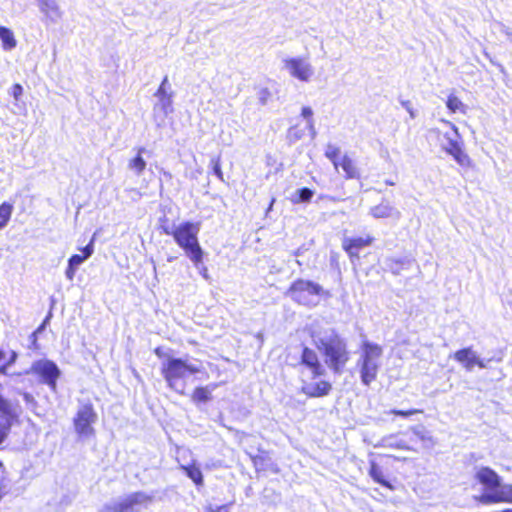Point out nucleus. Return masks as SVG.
Segmentation results:
<instances>
[{
    "label": "nucleus",
    "instance_id": "obj_1",
    "mask_svg": "<svg viewBox=\"0 0 512 512\" xmlns=\"http://www.w3.org/2000/svg\"><path fill=\"white\" fill-rule=\"evenodd\" d=\"M311 338L327 367L334 374H342L350 359L347 341L334 328L314 329Z\"/></svg>",
    "mask_w": 512,
    "mask_h": 512
},
{
    "label": "nucleus",
    "instance_id": "obj_2",
    "mask_svg": "<svg viewBox=\"0 0 512 512\" xmlns=\"http://www.w3.org/2000/svg\"><path fill=\"white\" fill-rule=\"evenodd\" d=\"M200 228V222L184 221L177 226L174 225L171 232L165 229V234L173 237L175 243L185 252L195 266L203 261L204 255L198 240Z\"/></svg>",
    "mask_w": 512,
    "mask_h": 512
},
{
    "label": "nucleus",
    "instance_id": "obj_3",
    "mask_svg": "<svg viewBox=\"0 0 512 512\" xmlns=\"http://www.w3.org/2000/svg\"><path fill=\"white\" fill-rule=\"evenodd\" d=\"M200 371L199 365L179 357L167 356L161 363V374L167 386L180 395L185 394L187 375H194Z\"/></svg>",
    "mask_w": 512,
    "mask_h": 512
},
{
    "label": "nucleus",
    "instance_id": "obj_4",
    "mask_svg": "<svg viewBox=\"0 0 512 512\" xmlns=\"http://www.w3.org/2000/svg\"><path fill=\"white\" fill-rule=\"evenodd\" d=\"M362 353L358 360L360 367L361 382L369 386L377 378L380 368L379 358L383 350L382 347L376 343L365 340L361 345Z\"/></svg>",
    "mask_w": 512,
    "mask_h": 512
},
{
    "label": "nucleus",
    "instance_id": "obj_5",
    "mask_svg": "<svg viewBox=\"0 0 512 512\" xmlns=\"http://www.w3.org/2000/svg\"><path fill=\"white\" fill-rule=\"evenodd\" d=\"M154 500V494L144 491L132 492L106 502L99 512H138L139 507H148Z\"/></svg>",
    "mask_w": 512,
    "mask_h": 512
},
{
    "label": "nucleus",
    "instance_id": "obj_6",
    "mask_svg": "<svg viewBox=\"0 0 512 512\" xmlns=\"http://www.w3.org/2000/svg\"><path fill=\"white\" fill-rule=\"evenodd\" d=\"M24 375H35L40 384L47 385L52 392L57 391V382L61 377V370L58 365L47 358L35 360L29 369L23 372ZM17 375H22L18 373Z\"/></svg>",
    "mask_w": 512,
    "mask_h": 512
},
{
    "label": "nucleus",
    "instance_id": "obj_7",
    "mask_svg": "<svg viewBox=\"0 0 512 512\" xmlns=\"http://www.w3.org/2000/svg\"><path fill=\"white\" fill-rule=\"evenodd\" d=\"M322 293H324V289L320 284L304 279L295 280L287 291V295L292 300L305 306L317 304L314 297L320 296Z\"/></svg>",
    "mask_w": 512,
    "mask_h": 512
},
{
    "label": "nucleus",
    "instance_id": "obj_8",
    "mask_svg": "<svg viewBox=\"0 0 512 512\" xmlns=\"http://www.w3.org/2000/svg\"><path fill=\"white\" fill-rule=\"evenodd\" d=\"M444 123L451 127L452 133L444 134L446 143L442 145L443 150L451 155L461 167H470L471 159L463 150V141L458 127L450 121H444Z\"/></svg>",
    "mask_w": 512,
    "mask_h": 512
},
{
    "label": "nucleus",
    "instance_id": "obj_9",
    "mask_svg": "<svg viewBox=\"0 0 512 512\" xmlns=\"http://www.w3.org/2000/svg\"><path fill=\"white\" fill-rule=\"evenodd\" d=\"M283 64V68L286 69L292 77L303 82H308L314 74L311 64L302 57L286 58L283 60Z\"/></svg>",
    "mask_w": 512,
    "mask_h": 512
},
{
    "label": "nucleus",
    "instance_id": "obj_10",
    "mask_svg": "<svg viewBox=\"0 0 512 512\" xmlns=\"http://www.w3.org/2000/svg\"><path fill=\"white\" fill-rule=\"evenodd\" d=\"M97 414L95 413L92 404H84L77 411L74 418L75 430L80 435H89L93 429L91 424L96 422Z\"/></svg>",
    "mask_w": 512,
    "mask_h": 512
},
{
    "label": "nucleus",
    "instance_id": "obj_11",
    "mask_svg": "<svg viewBox=\"0 0 512 512\" xmlns=\"http://www.w3.org/2000/svg\"><path fill=\"white\" fill-rule=\"evenodd\" d=\"M311 371L312 379L326 375V369L321 364L318 354L307 346H302L299 363Z\"/></svg>",
    "mask_w": 512,
    "mask_h": 512
},
{
    "label": "nucleus",
    "instance_id": "obj_12",
    "mask_svg": "<svg viewBox=\"0 0 512 512\" xmlns=\"http://www.w3.org/2000/svg\"><path fill=\"white\" fill-rule=\"evenodd\" d=\"M475 477L484 486V493L498 492L503 486L502 478L488 466L481 467Z\"/></svg>",
    "mask_w": 512,
    "mask_h": 512
},
{
    "label": "nucleus",
    "instance_id": "obj_13",
    "mask_svg": "<svg viewBox=\"0 0 512 512\" xmlns=\"http://www.w3.org/2000/svg\"><path fill=\"white\" fill-rule=\"evenodd\" d=\"M479 501L484 504L512 503V484H503L498 492L483 493Z\"/></svg>",
    "mask_w": 512,
    "mask_h": 512
},
{
    "label": "nucleus",
    "instance_id": "obj_14",
    "mask_svg": "<svg viewBox=\"0 0 512 512\" xmlns=\"http://www.w3.org/2000/svg\"><path fill=\"white\" fill-rule=\"evenodd\" d=\"M331 390L332 384L326 380L305 383L301 388V392L310 398L325 397L330 394Z\"/></svg>",
    "mask_w": 512,
    "mask_h": 512
},
{
    "label": "nucleus",
    "instance_id": "obj_15",
    "mask_svg": "<svg viewBox=\"0 0 512 512\" xmlns=\"http://www.w3.org/2000/svg\"><path fill=\"white\" fill-rule=\"evenodd\" d=\"M373 241V237L367 236L363 237H355V238H344L342 242L343 249L347 252L350 258H359L358 250L371 245Z\"/></svg>",
    "mask_w": 512,
    "mask_h": 512
},
{
    "label": "nucleus",
    "instance_id": "obj_16",
    "mask_svg": "<svg viewBox=\"0 0 512 512\" xmlns=\"http://www.w3.org/2000/svg\"><path fill=\"white\" fill-rule=\"evenodd\" d=\"M217 388V384L210 383L206 386L196 387L191 395V400L196 406L208 403L212 400V392Z\"/></svg>",
    "mask_w": 512,
    "mask_h": 512
},
{
    "label": "nucleus",
    "instance_id": "obj_17",
    "mask_svg": "<svg viewBox=\"0 0 512 512\" xmlns=\"http://www.w3.org/2000/svg\"><path fill=\"white\" fill-rule=\"evenodd\" d=\"M39 10L44 14L45 18L51 22L56 23L62 16V12L57 3V0H42L38 4Z\"/></svg>",
    "mask_w": 512,
    "mask_h": 512
},
{
    "label": "nucleus",
    "instance_id": "obj_18",
    "mask_svg": "<svg viewBox=\"0 0 512 512\" xmlns=\"http://www.w3.org/2000/svg\"><path fill=\"white\" fill-rule=\"evenodd\" d=\"M454 359L462 364L467 371H472L475 366L477 354L471 347L459 349L454 353Z\"/></svg>",
    "mask_w": 512,
    "mask_h": 512
},
{
    "label": "nucleus",
    "instance_id": "obj_19",
    "mask_svg": "<svg viewBox=\"0 0 512 512\" xmlns=\"http://www.w3.org/2000/svg\"><path fill=\"white\" fill-rule=\"evenodd\" d=\"M370 214L374 218H377V219L389 218V217H396V218L400 217V212L386 201H382L380 204L372 207L370 209Z\"/></svg>",
    "mask_w": 512,
    "mask_h": 512
},
{
    "label": "nucleus",
    "instance_id": "obj_20",
    "mask_svg": "<svg viewBox=\"0 0 512 512\" xmlns=\"http://www.w3.org/2000/svg\"><path fill=\"white\" fill-rule=\"evenodd\" d=\"M413 261L407 257L405 258H387L384 261L385 269L390 271L394 275H400L403 269H409Z\"/></svg>",
    "mask_w": 512,
    "mask_h": 512
},
{
    "label": "nucleus",
    "instance_id": "obj_21",
    "mask_svg": "<svg viewBox=\"0 0 512 512\" xmlns=\"http://www.w3.org/2000/svg\"><path fill=\"white\" fill-rule=\"evenodd\" d=\"M146 152V148L139 147L137 150V154L128 162V169L131 170L136 176H140L146 168L147 164L145 159L143 158V154Z\"/></svg>",
    "mask_w": 512,
    "mask_h": 512
},
{
    "label": "nucleus",
    "instance_id": "obj_22",
    "mask_svg": "<svg viewBox=\"0 0 512 512\" xmlns=\"http://www.w3.org/2000/svg\"><path fill=\"white\" fill-rule=\"evenodd\" d=\"M369 476L378 484L390 489L394 490V486L384 478V474L382 471V468L375 462L370 461V467H369Z\"/></svg>",
    "mask_w": 512,
    "mask_h": 512
},
{
    "label": "nucleus",
    "instance_id": "obj_23",
    "mask_svg": "<svg viewBox=\"0 0 512 512\" xmlns=\"http://www.w3.org/2000/svg\"><path fill=\"white\" fill-rule=\"evenodd\" d=\"M339 165L342 167L343 171L346 174V178L348 179H358L360 178V173L353 160L348 156L344 155L339 162Z\"/></svg>",
    "mask_w": 512,
    "mask_h": 512
},
{
    "label": "nucleus",
    "instance_id": "obj_24",
    "mask_svg": "<svg viewBox=\"0 0 512 512\" xmlns=\"http://www.w3.org/2000/svg\"><path fill=\"white\" fill-rule=\"evenodd\" d=\"M182 469L184 470L186 476L190 478L197 487L203 486L204 478L202 471L195 463L182 466Z\"/></svg>",
    "mask_w": 512,
    "mask_h": 512
},
{
    "label": "nucleus",
    "instance_id": "obj_25",
    "mask_svg": "<svg viewBox=\"0 0 512 512\" xmlns=\"http://www.w3.org/2000/svg\"><path fill=\"white\" fill-rule=\"evenodd\" d=\"M314 196V191L308 187H302L294 191L291 201L294 204L309 203Z\"/></svg>",
    "mask_w": 512,
    "mask_h": 512
},
{
    "label": "nucleus",
    "instance_id": "obj_26",
    "mask_svg": "<svg viewBox=\"0 0 512 512\" xmlns=\"http://www.w3.org/2000/svg\"><path fill=\"white\" fill-rule=\"evenodd\" d=\"M0 39L4 50L10 51L16 47V39L9 28L0 26Z\"/></svg>",
    "mask_w": 512,
    "mask_h": 512
},
{
    "label": "nucleus",
    "instance_id": "obj_27",
    "mask_svg": "<svg viewBox=\"0 0 512 512\" xmlns=\"http://www.w3.org/2000/svg\"><path fill=\"white\" fill-rule=\"evenodd\" d=\"M84 261L85 257L79 254H74L68 259V265L65 271L67 279L73 280L77 269Z\"/></svg>",
    "mask_w": 512,
    "mask_h": 512
},
{
    "label": "nucleus",
    "instance_id": "obj_28",
    "mask_svg": "<svg viewBox=\"0 0 512 512\" xmlns=\"http://www.w3.org/2000/svg\"><path fill=\"white\" fill-rule=\"evenodd\" d=\"M447 108L452 112L456 113L457 111L465 114L466 113V105L454 94H450L446 101Z\"/></svg>",
    "mask_w": 512,
    "mask_h": 512
},
{
    "label": "nucleus",
    "instance_id": "obj_29",
    "mask_svg": "<svg viewBox=\"0 0 512 512\" xmlns=\"http://www.w3.org/2000/svg\"><path fill=\"white\" fill-rule=\"evenodd\" d=\"M13 212V205L8 202H3L0 205V230L6 227Z\"/></svg>",
    "mask_w": 512,
    "mask_h": 512
},
{
    "label": "nucleus",
    "instance_id": "obj_30",
    "mask_svg": "<svg viewBox=\"0 0 512 512\" xmlns=\"http://www.w3.org/2000/svg\"><path fill=\"white\" fill-rule=\"evenodd\" d=\"M306 133V128H299L297 125L288 129L286 139L289 145L295 144L301 140Z\"/></svg>",
    "mask_w": 512,
    "mask_h": 512
},
{
    "label": "nucleus",
    "instance_id": "obj_31",
    "mask_svg": "<svg viewBox=\"0 0 512 512\" xmlns=\"http://www.w3.org/2000/svg\"><path fill=\"white\" fill-rule=\"evenodd\" d=\"M159 101L154 106V110H161L163 114L166 116L168 113L172 111V95L167 96H156Z\"/></svg>",
    "mask_w": 512,
    "mask_h": 512
},
{
    "label": "nucleus",
    "instance_id": "obj_32",
    "mask_svg": "<svg viewBox=\"0 0 512 512\" xmlns=\"http://www.w3.org/2000/svg\"><path fill=\"white\" fill-rule=\"evenodd\" d=\"M340 154V149L336 146L328 144L327 149L325 151V156L333 163V165L337 168L339 166L338 157Z\"/></svg>",
    "mask_w": 512,
    "mask_h": 512
},
{
    "label": "nucleus",
    "instance_id": "obj_33",
    "mask_svg": "<svg viewBox=\"0 0 512 512\" xmlns=\"http://www.w3.org/2000/svg\"><path fill=\"white\" fill-rule=\"evenodd\" d=\"M502 359H503V354L501 351H499L494 356L487 358V359H485V358L481 359L477 356L475 365H477L481 369H484L487 367L488 362H491V361L501 362Z\"/></svg>",
    "mask_w": 512,
    "mask_h": 512
},
{
    "label": "nucleus",
    "instance_id": "obj_34",
    "mask_svg": "<svg viewBox=\"0 0 512 512\" xmlns=\"http://www.w3.org/2000/svg\"><path fill=\"white\" fill-rule=\"evenodd\" d=\"M212 173L222 182H224L223 172L221 169L220 157H213L210 161Z\"/></svg>",
    "mask_w": 512,
    "mask_h": 512
},
{
    "label": "nucleus",
    "instance_id": "obj_35",
    "mask_svg": "<svg viewBox=\"0 0 512 512\" xmlns=\"http://www.w3.org/2000/svg\"><path fill=\"white\" fill-rule=\"evenodd\" d=\"M271 97L272 93L268 88H260L257 92L258 102L262 106L267 105Z\"/></svg>",
    "mask_w": 512,
    "mask_h": 512
},
{
    "label": "nucleus",
    "instance_id": "obj_36",
    "mask_svg": "<svg viewBox=\"0 0 512 512\" xmlns=\"http://www.w3.org/2000/svg\"><path fill=\"white\" fill-rule=\"evenodd\" d=\"M23 87L19 83H15L11 89L9 90V94L14 98L15 105L18 104V102L21 100L23 96Z\"/></svg>",
    "mask_w": 512,
    "mask_h": 512
},
{
    "label": "nucleus",
    "instance_id": "obj_37",
    "mask_svg": "<svg viewBox=\"0 0 512 512\" xmlns=\"http://www.w3.org/2000/svg\"><path fill=\"white\" fill-rule=\"evenodd\" d=\"M422 411L421 410H418V409H410V410H399V409H392L390 410V414H394L396 416H401V417H409V416H412V415H415L417 413H421Z\"/></svg>",
    "mask_w": 512,
    "mask_h": 512
},
{
    "label": "nucleus",
    "instance_id": "obj_38",
    "mask_svg": "<svg viewBox=\"0 0 512 512\" xmlns=\"http://www.w3.org/2000/svg\"><path fill=\"white\" fill-rule=\"evenodd\" d=\"M167 85H168V76H165L162 80L159 88L155 92L154 96H167L172 95V93H168L167 91Z\"/></svg>",
    "mask_w": 512,
    "mask_h": 512
},
{
    "label": "nucleus",
    "instance_id": "obj_39",
    "mask_svg": "<svg viewBox=\"0 0 512 512\" xmlns=\"http://www.w3.org/2000/svg\"><path fill=\"white\" fill-rule=\"evenodd\" d=\"M22 397H23V400L24 402L31 408V409H35L37 406H38V403L36 401V399L34 398V396L29 393V392H23L22 393Z\"/></svg>",
    "mask_w": 512,
    "mask_h": 512
},
{
    "label": "nucleus",
    "instance_id": "obj_40",
    "mask_svg": "<svg viewBox=\"0 0 512 512\" xmlns=\"http://www.w3.org/2000/svg\"><path fill=\"white\" fill-rule=\"evenodd\" d=\"M411 430H412L413 434L415 436H417L419 439H421L423 441L427 439V436H426L427 431L424 426H422V425L414 426L411 428Z\"/></svg>",
    "mask_w": 512,
    "mask_h": 512
},
{
    "label": "nucleus",
    "instance_id": "obj_41",
    "mask_svg": "<svg viewBox=\"0 0 512 512\" xmlns=\"http://www.w3.org/2000/svg\"><path fill=\"white\" fill-rule=\"evenodd\" d=\"M231 504H224L219 506L208 505L205 507V512H229Z\"/></svg>",
    "mask_w": 512,
    "mask_h": 512
},
{
    "label": "nucleus",
    "instance_id": "obj_42",
    "mask_svg": "<svg viewBox=\"0 0 512 512\" xmlns=\"http://www.w3.org/2000/svg\"><path fill=\"white\" fill-rule=\"evenodd\" d=\"M81 251L83 253L82 256L85 257V260L88 259L94 252V236L90 240V242L83 248H81Z\"/></svg>",
    "mask_w": 512,
    "mask_h": 512
},
{
    "label": "nucleus",
    "instance_id": "obj_43",
    "mask_svg": "<svg viewBox=\"0 0 512 512\" xmlns=\"http://www.w3.org/2000/svg\"><path fill=\"white\" fill-rule=\"evenodd\" d=\"M11 431V427H8V425H4L0 423V445L4 443V441L7 439L9 433Z\"/></svg>",
    "mask_w": 512,
    "mask_h": 512
},
{
    "label": "nucleus",
    "instance_id": "obj_44",
    "mask_svg": "<svg viewBox=\"0 0 512 512\" xmlns=\"http://www.w3.org/2000/svg\"><path fill=\"white\" fill-rule=\"evenodd\" d=\"M301 116L308 121H313V110L309 106H304L301 110Z\"/></svg>",
    "mask_w": 512,
    "mask_h": 512
},
{
    "label": "nucleus",
    "instance_id": "obj_45",
    "mask_svg": "<svg viewBox=\"0 0 512 512\" xmlns=\"http://www.w3.org/2000/svg\"><path fill=\"white\" fill-rule=\"evenodd\" d=\"M497 27L501 33L507 36V38H509L510 34H512V30L501 22H497Z\"/></svg>",
    "mask_w": 512,
    "mask_h": 512
},
{
    "label": "nucleus",
    "instance_id": "obj_46",
    "mask_svg": "<svg viewBox=\"0 0 512 512\" xmlns=\"http://www.w3.org/2000/svg\"><path fill=\"white\" fill-rule=\"evenodd\" d=\"M51 317H52V313L50 311L47 314V316L45 317V319L43 320V322L41 323V325L35 331L38 333H41L46 328V325L50 322Z\"/></svg>",
    "mask_w": 512,
    "mask_h": 512
},
{
    "label": "nucleus",
    "instance_id": "obj_47",
    "mask_svg": "<svg viewBox=\"0 0 512 512\" xmlns=\"http://www.w3.org/2000/svg\"><path fill=\"white\" fill-rule=\"evenodd\" d=\"M17 358H18V353L16 351L12 350L5 363L11 367L12 365H14L16 363Z\"/></svg>",
    "mask_w": 512,
    "mask_h": 512
},
{
    "label": "nucleus",
    "instance_id": "obj_48",
    "mask_svg": "<svg viewBox=\"0 0 512 512\" xmlns=\"http://www.w3.org/2000/svg\"><path fill=\"white\" fill-rule=\"evenodd\" d=\"M402 106L407 110V112L410 114L411 118H415V113L412 109L410 101H401Z\"/></svg>",
    "mask_w": 512,
    "mask_h": 512
},
{
    "label": "nucleus",
    "instance_id": "obj_49",
    "mask_svg": "<svg viewBox=\"0 0 512 512\" xmlns=\"http://www.w3.org/2000/svg\"><path fill=\"white\" fill-rule=\"evenodd\" d=\"M160 221L162 222V224L160 225V229L162 230V232L165 234V229L168 230L169 232L173 231V227H170L168 224H166L167 222V218L164 216L163 218L160 219Z\"/></svg>",
    "mask_w": 512,
    "mask_h": 512
},
{
    "label": "nucleus",
    "instance_id": "obj_50",
    "mask_svg": "<svg viewBox=\"0 0 512 512\" xmlns=\"http://www.w3.org/2000/svg\"><path fill=\"white\" fill-rule=\"evenodd\" d=\"M306 128L309 130L311 138L314 139L316 137V134H317L315 126H314V120L313 121H308Z\"/></svg>",
    "mask_w": 512,
    "mask_h": 512
},
{
    "label": "nucleus",
    "instance_id": "obj_51",
    "mask_svg": "<svg viewBox=\"0 0 512 512\" xmlns=\"http://www.w3.org/2000/svg\"><path fill=\"white\" fill-rule=\"evenodd\" d=\"M307 249L304 247V246H301L299 248H297L296 250H294L292 252V254L296 257H300L304 254V252L306 251Z\"/></svg>",
    "mask_w": 512,
    "mask_h": 512
},
{
    "label": "nucleus",
    "instance_id": "obj_52",
    "mask_svg": "<svg viewBox=\"0 0 512 512\" xmlns=\"http://www.w3.org/2000/svg\"><path fill=\"white\" fill-rule=\"evenodd\" d=\"M9 368L10 366L6 363L0 365V374L2 375H9Z\"/></svg>",
    "mask_w": 512,
    "mask_h": 512
},
{
    "label": "nucleus",
    "instance_id": "obj_53",
    "mask_svg": "<svg viewBox=\"0 0 512 512\" xmlns=\"http://www.w3.org/2000/svg\"><path fill=\"white\" fill-rule=\"evenodd\" d=\"M154 353L156 354V356H158L159 358H165L168 356L166 355L162 349L160 347H157L155 350H154Z\"/></svg>",
    "mask_w": 512,
    "mask_h": 512
},
{
    "label": "nucleus",
    "instance_id": "obj_54",
    "mask_svg": "<svg viewBox=\"0 0 512 512\" xmlns=\"http://www.w3.org/2000/svg\"><path fill=\"white\" fill-rule=\"evenodd\" d=\"M37 334L38 332L34 331L31 335H30V339H31V343L34 347L37 346Z\"/></svg>",
    "mask_w": 512,
    "mask_h": 512
},
{
    "label": "nucleus",
    "instance_id": "obj_55",
    "mask_svg": "<svg viewBox=\"0 0 512 512\" xmlns=\"http://www.w3.org/2000/svg\"><path fill=\"white\" fill-rule=\"evenodd\" d=\"M274 202H275V199H274V198H272V200H271V202H270V204H269V206H268V208H267V211H266L267 213H268L270 210H272V207H273Z\"/></svg>",
    "mask_w": 512,
    "mask_h": 512
},
{
    "label": "nucleus",
    "instance_id": "obj_56",
    "mask_svg": "<svg viewBox=\"0 0 512 512\" xmlns=\"http://www.w3.org/2000/svg\"><path fill=\"white\" fill-rule=\"evenodd\" d=\"M5 359V352L0 349V362Z\"/></svg>",
    "mask_w": 512,
    "mask_h": 512
},
{
    "label": "nucleus",
    "instance_id": "obj_57",
    "mask_svg": "<svg viewBox=\"0 0 512 512\" xmlns=\"http://www.w3.org/2000/svg\"><path fill=\"white\" fill-rule=\"evenodd\" d=\"M175 259H176V257H175V256H169V257L167 258V261H168V262H173Z\"/></svg>",
    "mask_w": 512,
    "mask_h": 512
},
{
    "label": "nucleus",
    "instance_id": "obj_58",
    "mask_svg": "<svg viewBox=\"0 0 512 512\" xmlns=\"http://www.w3.org/2000/svg\"><path fill=\"white\" fill-rule=\"evenodd\" d=\"M163 174H164V176H166L169 179L172 177L171 173H169V172L164 171Z\"/></svg>",
    "mask_w": 512,
    "mask_h": 512
},
{
    "label": "nucleus",
    "instance_id": "obj_59",
    "mask_svg": "<svg viewBox=\"0 0 512 512\" xmlns=\"http://www.w3.org/2000/svg\"><path fill=\"white\" fill-rule=\"evenodd\" d=\"M296 263L299 265V266H302V263L300 260H296Z\"/></svg>",
    "mask_w": 512,
    "mask_h": 512
},
{
    "label": "nucleus",
    "instance_id": "obj_60",
    "mask_svg": "<svg viewBox=\"0 0 512 512\" xmlns=\"http://www.w3.org/2000/svg\"><path fill=\"white\" fill-rule=\"evenodd\" d=\"M508 40L512 43V34H510V37L508 38Z\"/></svg>",
    "mask_w": 512,
    "mask_h": 512
},
{
    "label": "nucleus",
    "instance_id": "obj_61",
    "mask_svg": "<svg viewBox=\"0 0 512 512\" xmlns=\"http://www.w3.org/2000/svg\"><path fill=\"white\" fill-rule=\"evenodd\" d=\"M37 1V4H39L42 0H36Z\"/></svg>",
    "mask_w": 512,
    "mask_h": 512
},
{
    "label": "nucleus",
    "instance_id": "obj_62",
    "mask_svg": "<svg viewBox=\"0 0 512 512\" xmlns=\"http://www.w3.org/2000/svg\"><path fill=\"white\" fill-rule=\"evenodd\" d=\"M2 467V462L0 461V468Z\"/></svg>",
    "mask_w": 512,
    "mask_h": 512
}]
</instances>
